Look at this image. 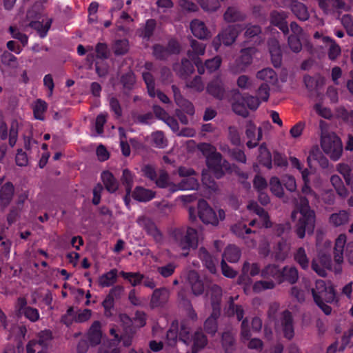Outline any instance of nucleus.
<instances>
[{
  "label": "nucleus",
  "instance_id": "nucleus-1",
  "mask_svg": "<svg viewBox=\"0 0 353 353\" xmlns=\"http://www.w3.org/2000/svg\"><path fill=\"white\" fill-rule=\"evenodd\" d=\"M199 148L206 157L208 169L202 174V181L207 188L214 190L216 188L214 181L211 179V174L219 179L223 174V169L228 170L226 162L221 163L220 154L217 153L215 148L208 143H201Z\"/></svg>",
  "mask_w": 353,
  "mask_h": 353
},
{
  "label": "nucleus",
  "instance_id": "nucleus-2",
  "mask_svg": "<svg viewBox=\"0 0 353 353\" xmlns=\"http://www.w3.org/2000/svg\"><path fill=\"white\" fill-rule=\"evenodd\" d=\"M295 223V232L303 239L306 234H312L314 229V213L310 210L307 199H301L300 205L292 213Z\"/></svg>",
  "mask_w": 353,
  "mask_h": 353
},
{
  "label": "nucleus",
  "instance_id": "nucleus-3",
  "mask_svg": "<svg viewBox=\"0 0 353 353\" xmlns=\"http://www.w3.org/2000/svg\"><path fill=\"white\" fill-rule=\"evenodd\" d=\"M312 293L316 305L325 314H330L332 308L327 303H332L336 300V293L332 284L323 280H317Z\"/></svg>",
  "mask_w": 353,
  "mask_h": 353
},
{
  "label": "nucleus",
  "instance_id": "nucleus-4",
  "mask_svg": "<svg viewBox=\"0 0 353 353\" xmlns=\"http://www.w3.org/2000/svg\"><path fill=\"white\" fill-rule=\"evenodd\" d=\"M122 323L118 322V325H113L110 329V334L113 339L111 341H104L98 350V353H119V344L122 341L125 347L132 343V338L121 333ZM124 330L123 329H122Z\"/></svg>",
  "mask_w": 353,
  "mask_h": 353
},
{
  "label": "nucleus",
  "instance_id": "nucleus-5",
  "mask_svg": "<svg viewBox=\"0 0 353 353\" xmlns=\"http://www.w3.org/2000/svg\"><path fill=\"white\" fill-rule=\"evenodd\" d=\"M27 17L30 20V26L36 30L41 37H46L52 20L43 13L41 5L35 4L28 10Z\"/></svg>",
  "mask_w": 353,
  "mask_h": 353
},
{
  "label": "nucleus",
  "instance_id": "nucleus-6",
  "mask_svg": "<svg viewBox=\"0 0 353 353\" xmlns=\"http://www.w3.org/2000/svg\"><path fill=\"white\" fill-rule=\"evenodd\" d=\"M321 146L323 152L334 161L338 160L342 154L341 140L334 132L323 131Z\"/></svg>",
  "mask_w": 353,
  "mask_h": 353
},
{
  "label": "nucleus",
  "instance_id": "nucleus-7",
  "mask_svg": "<svg viewBox=\"0 0 353 353\" xmlns=\"http://www.w3.org/2000/svg\"><path fill=\"white\" fill-rule=\"evenodd\" d=\"M199 236L196 230L188 228L184 235H176L172 246L181 251V255L186 256L190 249L198 245Z\"/></svg>",
  "mask_w": 353,
  "mask_h": 353
},
{
  "label": "nucleus",
  "instance_id": "nucleus-8",
  "mask_svg": "<svg viewBox=\"0 0 353 353\" xmlns=\"http://www.w3.org/2000/svg\"><path fill=\"white\" fill-rule=\"evenodd\" d=\"M198 210L201 220L206 224L216 225L219 221L225 219V212L223 210H219L216 214L204 200L199 201Z\"/></svg>",
  "mask_w": 353,
  "mask_h": 353
},
{
  "label": "nucleus",
  "instance_id": "nucleus-9",
  "mask_svg": "<svg viewBox=\"0 0 353 353\" xmlns=\"http://www.w3.org/2000/svg\"><path fill=\"white\" fill-rule=\"evenodd\" d=\"M179 174L183 179L179 183L176 190H194L198 187V181L194 176V171L192 169L181 167L179 169Z\"/></svg>",
  "mask_w": 353,
  "mask_h": 353
},
{
  "label": "nucleus",
  "instance_id": "nucleus-10",
  "mask_svg": "<svg viewBox=\"0 0 353 353\" xmlns=\"http://www.w3.org/2000/svg\"><path fill=\"white\" fill-rule=\"evenodd\" d=\"M248 209L252 213L258 216L250 223V225H257L259 228H270L271 222L269 219L268 214L264 210L257 205L255 202H251L248 205Z\"/></svg>",
  "mask_w": 353,
  "mask_h": 353
},
{
  "label": "nucleus",
  "instance_id": "nucleus-11",
  "mask_svg": "<svg viewBox=\"0 0 353 353\" xmlns=\"http://www.w3.org/2000/svg\"><path fill=\"white\" fill-rule=\"evenodd\" d=\"M239 30V27L237 26H230L225 29L212 42L215 50H218L221 43L225 46L231 45L235 41Z\"/></svg>",
  "mask_w": 353,
  "mask_h": 353
},
{
  "label": "nucleus",
  "instance_id": "nucleus-12",
  "mask_svg": "<svg viewBox=\"0 0 353 353\" xmlns=\"http://www.w3.org/2000/svg\"><path fill=\"white\" fill-rule=\"evenodd\" d=\"M312 268L319 276H325L331 268V257L327 252H319L313 259Z\"/></svg>",
  "mask_w": 353,
  "mask_h": 353
},
{
  "label": "nucleus",
  "instance_id": "nucleus-13",
  "mask_svg": "<svg viewBox=\"0 0 353 353\" xmlns=\"http://www.w3.org/2000/svg\"><path fill=\"white\" fill-rule=\"evenodd\" d=\"M91 310L89 309L79 310L77 311V314L74 316V310L72 307L68 308L66 314L63 317V321L67 325L72 323L73 319L77 322H84L88 321L91 316Z\"/></svg>",
  "mask_w": 353,
  "mask_h": 353
},
{
  "label": "nucleus",
  "instance_id": "nucleus-14",
  "mask_svg": "<svg viewBox=\"0 0 353 353\" xmlns=\"http://www.w3.org/2000/svg\"><path fill=\"white\" fill-rule=\"evenodd\" d=\"M181 336L184 343L192 345V353H197L207 343L205 336L200 332H195L191 339L183 336V334H181Z\"/></svg>",
  "mask_w": 353,
  "mask_h": 353
},
{
  "label": "nucleus",
  "instance_id": "nucleus-15",
  "mask_svg": "<svg viewBox=\"0 0 353 353\" xmlns=\"http://www.w3.org/2000/svg\"><path fill=\"white\" fill-rule=\"evenodd\" d=\"M347 243V236L344 234H339L336 239L334 248V259L336 263H341L343 261Z\"/></svg>",
  "mask_w": 353,
  "mask_h": 353
},
{
  "label": "nucleus",
  "instance_id": "nucleus-16",
  "mask_svg": "<svg viewBox=\"0 0 353 353\" xmlns=\"http://www.w3.org/2000/svg\"><path fill=\"white\" fill-rule=\"evenodd\" d=\"M241 336L243 342L245 343L246 341H249L248 344L249 348L261 349L262 347L263 343L260 339H252L250 340L251 337V332L250 330L248 322L247 320H244L242 322Z\"/></svg>",
  "mask_w": 353,
  "mask_h": 353
},
{
  "label": "nucleus",
  "instance_id": "nucleus-17",
  "mask_svg": "<svg viewBox=\"0 0 353 353\" xmlns=\"http://www.w3.org/2000/svg\"><path fill=\"white\" fill-rule=\"evenodd\" d=\"M102 338L101 324L99 321H95L92 323L87 333L86 341L89 345L95 346L100 344Z\"/></svg>",
  "mask_w": 353,
  "mask_h": 353
},
{
  "label": "nucleus",
  "instance_id": "nucleus-18",
  "mask_svg": "<svg viewBox=\"0 0 353 353\" xmlns=\"http://www.w3.org/2000/svg\"><path fill=\"white\" fill-rule=\"evenodd\" d=\"M120 323H122V327L123 330H125L131 323L135 327H143L145 324V315L143 312H137L135 314L133 321L125 314H121L119 316Z\"/></svg>",
  "mask_w": 353,
  "mask_h": 353
},
{
  "label": "nucleus",
  "instance_id": "nucleus-19",
  "mask_svg": "<svg viewBox=\"0 0 353 353\" xmlns=\"http://www.w3.org/2000/svg\"><path fill=\"white\" fill-rule=\"evenodd\" d=\"M241 57L236 61L235 65L231 67V70L234 73H239L245 70L246 66L252 61V49H246L243 50Z\"/></svg>",
  "mask_w": 353,
  "mask_h": 353
},
{
  "label": "nucleus",
  "instance_id": "nucleus-20",
  "mask_svg": "<svg viewBox=\"0 0 353 353\" xmlns=\"http://www.w3.org/2000/svg\"><path fill=\"white\" fill-rule=\"evenodd\" d=\"M190 29L192 34L200 39H208L210 36V31L205 23L198 19L193 20L190 23Z\"/></svg>",
  "mask_w": 353,
  "mask_h": 353
},
{
  "label": "nucleus",
  "instance_id": "nucleus-21",
  "mask_svg": "<svg viewBox=\"0 0 353 353\" xmlns=\"http://www.w3.org/2000/svg\"><path fill=\"white\" fill-rule=\"evenodd\" d=\"M191 47L192 48V52H188V57L190 60L197 65L199 73H203V70L199 66L198 57L203 55L205 52V46L203 43H199L196 41H192L191 43Z\"/></svg>",
  "mask_w": 353,
  "mask_h": 353
},
{
  "label": "nucleus",
  "instance_id": "nucleus-22",
  "mask_svg": "<svg viewBox=\"0 0 353 353\" xmlns=\"http://www.w3.org/2000/svg\"><path fill=\"white\" fill-rule=\"evenodd\" d=\"M137 223L141 227L144 228L149 234L153 236L156 239H160L161 234L159 231L149 218L144 216H140L137 219Z\"/></svg>",
  "mask_w": 353,
  "mask_h": 353
},
{
  "label": "nucleus",
  "instance_id": "nucleus-23",
  "mask_svg": "<svg viewBox=\"0 0 353 353\" xmlns=\"http://www.w3.org/2000/svg\"><path fill=\"white\" fill-rule=\"evenodd\" d=\"M256 131V126L251 122H249L247 125L246 128V134L247 137L250 139L247 143V145L248 148H254L257 144L258 142L262 138V133L260 128L257 129V137H255V132Z\"/></svg>",
  "mask_w": 353,
  "mask_h": 353
},
{
  "label": "nucleus",
  "instance_id": "nucleus-24",
  "mask_svg": "<svg viewBox=\"0 0 353 353\" xmlns=\"http://www.w3.org/2000/svg\"><path fill=\"white\" fill-rule=\"evenodd\" d=\"M13 194L14 186L11 183H6L0 189V208H5L10 203Z\"/></svg>",
  "mask_w": 353,
  "mask_h": 353
},
{
  "label": "nucleus",
  "instance_id": "nucleus-25",
  "mask_svg": "<svg viewBox=\"0 0 353 353\" xmlns=\"http://www.w3.org/2000/svg\"><path fill=\"white\" fill-rule=\"evenodd\" d=\"M259 80L264 81L267 85H274L277 81V75L271 68H264L256 74Z\"/></svg>",
  "mask_w": 353,
  "mask_h": 353
},
{
  "label": "nucleus",
  "instance_id": "nucleus-26",
  "mask_svg": "<svg viewBox=\"0 0 353 353\" xmlns=\"http://www.w3.org/2000/svg\"><path fill=\"white\" fill-rule=\"evenodd\" d=\"M282 327L285 337L288 339H291L294 336V332L290 312H285L283 313Z\"/></svg>",
  "mask_w": 353,
  "mask_h": 353
},
{
  "label": "nucleus",
  "instance_id": "nucleus-27",
  "mask_svg": "<svg viewBox=\"0 0 353 353\" xmlns=\"http://www.w3.org/2000/svg\"><path fill=\"white\" fill-rule=\"evenodd\" d=\"M350 220V214L345 210H341L338 212L331 214L330 216V223L335 227H339L346 224Z\"/></svg>",
  "mask_w": 353,
  "mask_h": 353
},
{
  "label": "nucleus",
  "instance_id": "nucleus-28",
  "mask_svg": "<svg viewBox=\"0 0 353 353\" xmlns=\"http://www.w3.org/2000/svg\"><path fill=\"white\" fill-rule=\"evenodd\" d=\"M132 196L139 201L146 202L154 197V192L142 187H137L133 191Z\"/></svg>",
  "mask_w": 353,
  "mask_h": 353
},
{
  "label": "nucleus",
  "instance_id": "nucleus-29",
  "mask_svg": "<svg viewBox=\"0 0 353 353\" xmlns=\"http://www.w3.org/2000/svg\"><path fill=\"white\" fill-rule=\"evenodd\" d=\"M117 277V270L115 269L111 270L99 278V285L102 288L109 287L116 282Z\"/></svg>",
  "mask_w": 353,
  "mask_h": 353
},
{
  "label": "nucleus",
  "instance_id": "nucleus-30",
  "mask_svg": "<svg viewBox=\"0 0 353 353\" xmlns=\"http://www.w3.org/2000/svg\"><path fill=\"white\" fill-rule=\"evenodd\" d=\"M188 281L194 295L202 294L204 290L203 284L199 279L196 272H190L188 275Z\"/></svg>",
  "mask_w": 353,
  "mask_h": 353
},
{
  "label": "nucleus",
  "instance_id": "nucleus-31",
  "mask_svg": "<svg viewBox=\"0 0 353 353\" xmlns=\"http://www.w3.org/2000/svg\"><path fill=\"white\" fill-rule=\"evenodd\" d=\"M169 297V292L165 289H160L153 292L151 304L153 307H157L167 301Z\"/></svg>",
  "mask_w": 353,
  "mask_h": 353
},
{
  "label": "nucleus",
  "instance_id": "nucleus-32",
  "mask_svg": "<svg viewBox=\"0 0 353 353\" xmlns=\"http://www.w3.org/2000/svg\"><path fill=\"white\" fill-rule=\"evenodd\" d=\"M286 14L284 12H273L271 14V23L278 26L284 33L288 30V26L285 21Z\"/></svg>",
  "mask_w": 353,
  "mask_h": 353
},
{
  "label": "nucleus",
  "instance_id": "nucleus-33",
  "mask_svg": "<svg viewBox=\"0 0 353 353\" xmlns=\"http://www.w3.org/2000/svg\"><path fill=\"white\" fill-rule=\"evenodd\" d=\"M214 311L212 315L206 320L205 323V329L206 332L214 334L216 332V319L219 314V310L216 309L214 301H213Z\"/></svg>",
  "mask_w": 353,
  "mask_h": 353
},
{
  "label": "nucleus",
  "instance_id": "nucleus-34",
  "mask_svg": "<svg viewBox=\"0 0 353 353\" xmlns=\"http://www.w3.org/2000/svg\"><path fill=\"white\" fill-rule=\"evenodd\" d=\"M101 178L105 188L110 192H115L118 188V183L110 172H103Z\"/></svg>",
  "mask_w": 353,
  "mask_h": 353
},
{
  "label": "nucleus",
  "instance_id": "nucleus-35",
  "mask_svg": "<svg viewBox=\"0 0 353 353\" xmlns=\"http://www.w3.org/2000/svg\"><path fill=\"white\" fill-rule=\"evenodd\" d=\"M168 51H170L172 53L178 52L179 51L178 43L175 41H172L169 43L168 50H166L159 46H155L154 48V53L155 56L159 59L164 58L165 57V54H167Z\"/></svg>",
  "mask_w": 353,
  "mask_h": 353
},
{
  "label": "nucleus",
  "instance_id": "nucleus-36",
  "mask_svg": "<svg viewBox=\"0 0 353 353\" xmlns=\"http://www.w3.org/2000/svg\"><path fill=\"white\" fill-rule=\"evenodd\" d=\"M199 257L210 272L214 273L216 270L215 265L217 263V260L213 259L204 249H200Z\"/></svg>",
  "mask_w": 353,
  "mask_h": 353
},
{
  "label": "nucleus",
  "instance_id": "nucleus-37",
  "mask_svg": "<svg viewBox=\"0 0 353 353\" xmlns=\"http://www.w3.org/2000/svg\"><path fill=\"white\" fill-rule=\"evenodd\" d=\"M270 52L272 62L275 67H278L281 63V50L276 41H272L270 44Z\"/></svg>",
  "mask_w": 353,
  "mask_h": 353
},
{
  "label": "nucleus",
  "instance_id": "nucleus-38",
  "mask_svg": "<svg viewBox=\"0 0 353 353\" xmlns=\"http://www.w3.org/2000/svg\"><path fill=\"white\" fill-rule=\"evenodd\" d=\"M262 276L265 278L272 277L276 283H281V273L278 268L275 265H268L262 271Z\"/></svg>",
  "mask_w": 353,
  "mask_h": 353
},
{
  "label": "nucleus",
  "instance_id": "nucleus-39",
  "mask_svg": "<svg viewBox=\"0 0 353 353\" xmlns=\"http://www.w3.org/2000/svg\"><path fill=\"white\" fill-rule=\"evenodd\" d=\"M240 251L236 246L229 245L223 253V260L225 259L230 263L237 262L240 258Z\"/></svg>",
  "mask_w": 353,
  "mask_h": 353
},
{
  "label": "nucleus",
  "instance_id": "nucleus-40",
  "mask_svg": "<svg viewBox=\"0 0 353 353\" xmlns=\"http://www.w3.org/2000/svg\"><path fill=\"white\" fill-rule=\"evenodd\" d=\"M248 106L245 103V98L238 96L236 101L233 103V110L238 114L246 117L248 114Z\"/></svg>",
  "mask_w": 353,
  "mask_h": 353
},
{
  "label": "nucleus",
  "instance_id": "nucleus-41",
  "mask_svg": "<svg viewBox=\"0 0 353 353\" xmlns=\"http://www.w3.org/2000/svg\"><path fill=\"white\" fill-rule=\"evenodd\" d=\"M172 89L176 103L179 106L184 107L187 113L189 114H192L194 113V109L192 104L182 98L180 93L174 86L172 87Z\"/></svg>",
  "mask_w": 353,
  "mask_h": 353
},
{
  "label": "nucleus",
  "instance_id": "nucleus-42",
  "mask_svg": "<svg viewBox=\"0 0 353 353\" xmlns=\"http://www.w3.org/2000/svg\"><path fill=\"white\" fill-rule=\"evenodd\" d=\"M290 252V248L285 242H280L274 251V257L279 261H283Z\"/></svg>",
  "mask_w": 353,
  "mask_h": 353
},
{
  "label": "nucleus",
  "instance_id": "nucleus-43",
  "mask_svg": "<svg viewBox=\"0 0 353 353\" xmlns=\"http://www.w3.org/2000/svg\"><path fill=\"white\" fill-rule=\"evenodd\" d=\"M330 181L334 187L339 195L342 197H345L347 195V190L345 188L341 179L337 175L331 176Z\"/></svg>",
  "mask_w": 353,
  "mask_h": 353
},
{
  "label": "nucleus",
  "instance_id": "nucleus-44",
  "mask_svg": "<svg viewBox=\"0 0 353 353\" xmlns=\"http://www.w3.org/2000/svg\"><path fill=\"white\" fill-rule=\"evenodd\" d=\"M47 109L46 103L41 99L37 100L33 105L34 117L39 120L43 119V114Z\"/></svg>",
  "mask_w": 353,
  "mask_h": 353
},
{
  "label": "nucleus",
  "instance_id": "nucleus-45",
  "mask_svg": "<svg viewBox=\"0 0 353 353\" xmlns=\"http://www.w3.org/2000/svg\"><path fill=\"white\" fill-rule=\"evenodd\" d=\"M292 10L301 20L305 21L309 17V13L307 8L303 3H296L292 6Z\"/></svg>",
  "mask_w": 353,
  "mask_h": 353
},
{
  "label": "nucleus",
  "instance_id": "nucleus-46",
  "mask_svg": "<svg viewBox=\"0 0 353 353\" xmlns=\"http://www.w3.org/2000/svg\"><path fill=\"white\" fill-rule=\"evenodd\" d=\"M295 261L301 266L306 269L309 266V259L307 257L305 250L303 248H299L294 254Z\"/></svg>",
  "mask_w": 353,
  "mask_h": 353
},
{
  "label": "nucleus",
  "instance_id": "nucleus-47",
  "mask_svg": "<svg viewBox=\"0 0 353 353\" xmlns=\"http://www.w3.org/2000/svg\"><path fill=\"white\" fill-rule=\"evenodd\" d=\"M270 187L271 192L275 196L278 197H282L283 196V188L278 177L274 176L271 178L270 181Z\"/></svg>",
  "mask_w": 353,
  "mask_h": 353
},
{
  "label": "nucleus",
  "instance_id": "nucleus-48",
  "mask_svg": "<svg viewBox=\"0 0 353 353\" xmlns=\"http://www.w3.org/2000/svg\"><path fill=\"white\" fill-rule=\"evenodd\" d=\"M259 161L268 168L272 167V158L270 152L265 146L261 145L259 148Z\"/></svg>",
  "mask_w": 353,
  "mask_h": 353
},
{
  "label": "nucleus",
  "instance_id": "nucleus-49",
  "mask_svg": "<svg viewBox=\"0 0 353 353\" xmlns=\"http://www.w3.org/2000/svg\"><path fill=\"white\" fill-rule=\"evenodd\" d=\"M208 91L216 97H221L223 96V89L219 79H216L210 83L208 86Z\"/></svg>",
  "mask_w": 353,
  "mask_h": 353
},
{
  "label": "nucleus",
  "instance_id": "nucleus-50",
  "mask_svg": "<svg viewBox=\"0 0 353 353\" xmlns=\"http://www.w3.org/2000/svg\"><path fill=\"white\" fill-rule=\"evenodd\" d=\"M225 20L228 22L236 21L243 18V15L237 10V8H228L224 14Z\"/></svg>",
  "mask_w": 353,
  "mask_h": 353
},
{
  "label": "nucleus",
  "instance_id": "nucleus-51",
  "mask_svg": "<svg viewBox=\"0 0 353 353\" xmlns=\"http://www.w3.org/2000/svg\"><path fill=\"white\" fill-rule=\"evenodd\" d=\"M281 276L291 283H295L299 277L297 270L293 267L285 268Z\"/></svg>",
  "mask_w": 353,
  "mask_h": 353
},
{
  "label": "nucleus",
  "instance_id": "nucleus-52",
  "mask_svg": "<svg viewBox=\"0 0 353 353\" xmlns=\"http://www.w3.org/2000/svg\"><path fill=\"white\" fill-rule=\"evenodd\" d=\"M120 275L125 279L128 280L133 286H136L141 283L143 276L139 273H132L121 272Z\"/></svg>",
  "mask_w": 353,
  "mask_h": 353
},
{
  "label": "nucleus",
  "instance_id": "nucleus-53",
  "mask_svg": "<svg viewBox=\"0 0 353 353\" xmlns=\"http://www.w3.org/2000/svg\"><path fill=\"white\" fill-rule=\"evenodd\" d=\"M323 41L330 42L331 45L329 50V58L330 59H335L341 54V48L339 46L336 44L330 37H324L323 38Z\"/></svg>",
  "mask_w": 353,
  "mask_h": 353
},
{
  "label": "nucleus",
  "instance_id": "nucleus-54",
  "mask_svg": "<svg viewBox=\"0 0 353 353\" xmlns=\"http://www.w3.org/2000/svg\"><path fill=\"white\" fill-rule=\"evenodd\" d=\"M275 283L273 281H260L254 284L253 290L259 293L265 290L272 289Z\"/></svg>",
  "mask_w": 353,
  "mask_h": 353
},
{
  "label": "nucleus",
  "instance_id": "nucleus-55",
  "mask_svg": "<svg viewBox=\"0 0 353 353\" xmlns=\"http://www.w3.org/2000/svg\"><path fill=\"white\" fill-rule=\"evenodd\" d=\"M310 172L307 170H305L302 171V179L304 181V185L302 188V192L307 196H314L315 197L314 194L309 186L310 179H309Z\"/></svg>",
  "mask_w": 353,
  "mask_h": 353
},
{
  "label": "nucleus",
  "instance_id": "nucleus-56",
  "mask_svg": "<svg viewBox=\"0 0 353 353\" xmlns=\"http://www.w3.org/2000/svg\"><path fill=\"white\" fill-rule=\"evenodd\" d=\"M337 170L343 176L347 184L352 181L351 169L347 164L341 163L337 165Z\"/></svg>",
  "mask_w": 353,
  "mask_h": 353
},
{
  "label": "nucleus",
  "instance_id": "nucleus-57",
  "mask_svg": "<svg viewBox=\"0 0 353 353\" xmlns=\"http://www.w3.org/2000/svg\"><path fill=\"white\" fill-rule=\"evenodd\" d=\"M128 42L125 39L119 40L114 45V52L116 54H123L128 50Z\"/></svg>",
  "mask_w": 353,
  "mask_h": 353
},
{
  "label": "nucleus",
  "instance_id": "nucleus-58",
  "mask_svg": "<svg viewBox=\"0 0 353 353\" xmlns=\"http://www.w3.org/2000/svg\"><path fill=\"white\" fill-rule=\"evenodd\" d=\"M143 77L147 85L148 94L150 97H154L156 96V92L154 90L152 76L149 72H144L143 74Z\"/></svg>",
  "mask_w": 353,
  "mask_h": 353
},
{
  "label": "nucleus",
  "instance_id": "nucleus-59",
  "mask_svg": "<svg viewBox=\"0 0 353 353\" xmlns=\"http://www.w3.org/2000/svg\"><path fill=\"white\" fill-rule=\"evenodd\" d=\"M201 7L208 11L216 10L219 7V0H198Z\"/></svg>",
  "mask_w": 353,
  "mask_h": 353
},
{
  "label": "nucleus",
  "instance_id": "nucleus-60",
  "mask_svg": "<svg viewBox=\"0 0 353 353\" xmlns=\"http://www.w3.org/2000/svg\"><path fill=\"white\" fill-rule=\"evenodd\" d=\"M21 314H23L26 318L32 322H36L39 319V312L38 310L29 306L25 308V310L22 312Z\"/></svg>",
  "mask_w": 353,
  "mask_h": 353
},
{
  "label": "nucleus",
  "instance_id": "nucleus-61",
  "mask_svg": "<svg viewBox=\"0 0 353 353\" xmlns=\"http://www.w3.org/2000/svg\"><path fill=\"white\" fill-rule=\"evenodd\" d=\"M154 143L158 148H163L167 145V141L161 132H156L152 134Z\"/></svg>",
  "mask_w": 353,
  "mask_h": 353
},
{
  "label": "nucleus",
  "instance_id": "nucleus-62",
  "mask_svg": "<svg viewBox=\"0 0 353 353\" xmlns=\"http://www.w3.org/2000/svg\"><path fill=\"white\" fill-rule=\"evenodd\" d=\"M233 232L239 236H244V234H249L252 231L248 228L246 225L242 223L234 225L232 228Z\"/></svg>",
  "mask_w": 353,
  "mask_h": 353
},
{
  "label": "nucleus",
  "instance_id": "nucleus-63",
  "mask_svg": "<svg viewBox=\"0 0 353 353\" xmlns=\"http://www.w3.org/2000/svg\"><path fill=\"white\" fill-rule=\"evenodd\" d=\"M341 23L346 29L347 34L353 36V21L352 18L349 15L345 14L341 18Z\"/></svg>",
  "mask_w": 353,
  "mask_h": 353
},
{
  "label": "nucleus",
  "instance_id": "nucleus-64",
  "mask_svg": "<svg viewBox=\"0 0 353 353\" xmlns=\"http://www.w3.org/2000/svg\"><path fill=\"white\" fill-rule=\"evenodd\" d=\"M337 116L350 123H353V111H347L346 109L341 108L338 110Z\"/></svg>",
  "mask_w": 353,
  "mask_h": 353
}]
</instances>
